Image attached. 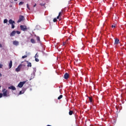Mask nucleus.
Listing matches in <instances>:
<instances>
[{
	"instance_id": "2",
	"label": "nucleus",
	"mask_w": 126,
	"mask_h": 126,
	"mask_svg": "<svg viewBox=\"0 0 126 126\" xmlns=\"http://www.w3.org/2000/svg\"><path fill=\"white\" fill-rule=\"evenodd\" d=\"M9 24H11L12 29H14L15 28V26L14 25V24H15V22L12 20V19H10L9 20Z\"/></svg>"
},
{
	"instance_id": "1",
	"label": "nucleus",
	"mask_w": 126,
	"mask_h": 126,
	"mask_svg": "<svg viewBox=\"0 0 126 126\" xmlns=\"http://www.w3.org/2000/svg\"><path fill=\"white\" fill-rule=\"evenodd\" d=\"M2 92L3 93L2 95L3 97H9V95L8 94V93H7V90L3 89L2 90Z\"/></svg>"
},
{
	"instance_id": "6",
	"label": "nucleus",
	"mask_w": 126,
	"mask_h": 126,
	"mask_svg": "<svg viewBox=\"0 0 126 126\" xmlns=\"http://www.w3.org/2000/svg\"><path fill=\"white\" fill-rule=\"evenodd\" d=\"M21 67H22V64H20L17 68L15 69V70L17 72H19L20 71V69H21Z\"/></svg>"
},
{
	"instance_id": "13",
	"label": "nucleus",
	"mask_w": 126,
	"mask_h": 126,
	"mask_svg": "<svg viewBox=\"0 0 126 126\" xmlns=\"http://www.w3.org/2000/svg\"><path fill=\"white\" fill-rule=\"evenodd\" d=\"M12 67V61H10L9 63V68H11Z\"/></svg>"
},
{
	"instance_id": "22",
	"label": "nucleus",
	"mask_w": 126,
	"mask_h": 126,
	"mask_svg": "<svg viewBox=\"0 0 126 126\" xmlns=\"http://www.w3.org/2000/svg\"><path fill=\"white\" fill-rule=\"evenodd\" d=\"M39 58V55H38V53H36L35 55V58Z\"/></svg>"
},
{
	"instance_id": "4",
	"label": "nucleus",
	"mask_w": 126,
	"mask_h": 126,
	"mask_svg": "<svg viewBox=\"0 0 126 126\" xmlns=\"http://www.w3.org/2000/svg\"><path fill=\"white\" fill-rule=\"evenodd\" d=\"M24 16L23 15H20L19 16V19L17 21L18 23H19L20 22H21V21H23V20H24Z\"/></svg>"
},
{
	"instance_id": "25",
	"label": "nucleus",
	"mask_w": 126,
	"mask_h": 126,
	"mask_svg": "<svg viewBox=\"0 0 126 126\" xmlns=\"http://www.w3.org/2000/svg\"><path fill=\"white\" fill-rule=\"evenodd\" d=\"M57 18H54V19H53V22H57Z\"/></svg>"
},
{
	"instance_id": "11",
	"label": "nucleus",
	"mask_w": 126,
	"mask_h": 126,
	"mask_svg": "<svg viewBox=\"0 0 126 126\" xmlns=\"http://www.w3.org/2000/svg\"><path fill=\"white\" fill-rule=\"evenodd\" d=\"M8 89H11V90H16V88H15V87H14L13 86L9 87Z\"/></svg>"
},
{
	"instance_id": "3",
	"label": "nucleus",
	"mask_w": 126,
	"mask_h": 126,
	"mask_svg": "<svg viewBox=\"0 0 126 126\" xmlns=\"http://www.w3.org/2000/svg\"><path fill=\"white\" fill-rule=\"evenodd\" d=\"M25 83H26V81L21 82L18 85V86L20 88H22V87H23V85H24V84H25Z\"/></svg>"
},
{
	"instance_id": "41",
	"label": "nucleus",
	"mask_w": 126,
	"mask_h": 126,
	"mask_svg": "<svg viewBox=\"0 0 126 126\" xmlns=\"http://www.w3.org/2000/svg\"><path fill=\"white\" fill-rule=\"evenodd\" d=\"M1 87V86H0V88Z\"/></svg>"
},
{
	"instance_id": "17",
	"label": "nucleus",
	"mask_w": 126,
	"mask_h": 126,
	"mask_svg": "<svg viewBox=\"0 0 126 126\" xmlns=\"http://www.w3.org/2000/svg\"><path fill=\"white\" fill-rule=\"evenodd\" d=\"M89 101L92 103V101H93V99H92V97H89Z\"/></svg>"
},
{
	"instance_id": "39",
	"label": "nucleus",
	"mask_w": 126,
	"mask_h": 126,
	"mask_svg": "<svg viewBox=\"0 0 126 126\" xmlns=\"http://www.w3.org/2000/svg\"><path fill=\"white\" fill-rule=\"evenodd\" d=\"M14 1H17V0H14Z\"/></svg>"
},
{
	"instance_id": "33",
	"label": "nucleus",
	"mask_w": 126,
	"mask_h": 126,
	"mask_svg": "<svg viewBox=\"0 0 126 126\" xmlns=\"http://www.w3.org/2000/svg\"><path fill=\"white\" fill-rule=\"evenodd\" d=\"M65 44H66V42H63V46H65Z\"/></svg>"
},
{
	"instance_id": "18",
	"label": "nucleus",
	"mask_w": 126,
	"mask_h": 126,
	"mask_svg": "<svg viewBox=\"0 0 126 126\" xmlns=\"http://www.w3.org/2000/svg\"><path fill=\"white\" fill-rule=\"evenodd\" d=\"M36 39H37V41L38 42H40V37H39V36H36Z\"/></svg>"
},
{
	"instance_id": "10",
	"label": "nucleus",
	"mask_w": 126,
	"mask_h": 126,
	"mask_svg": "<svg viewBox=\"0 0 126 126\" xmlns=\"http://www.w3.org/2000/svg\"><path fill=\"white\" fill-rule=\"evenodd\" d=\"M13 44L15 45V46H18V45H19V42H18V41L15 40L13 42Z\"/></svg>"
},
{
	"instance_id": "24",
	"label": "nucleus",
	"mask_w": 126,
	"mask_h": 126,
	"mask_svg": "<svg viewBox=\"0 0 126 126\" xmlns=\"http://www.w3.org/2000/svg\"><path fill=\"white\" fill-rule=\"evenodd\" d=\"M25 58H27V55H24L22 56V59H25Z\"/></svg>"
},
{
	"instance_id": "36",
	"label": "nucleus",
	"mask_w": 126,
	"mask_h": 126,
	"mask_svg": "<svg viewBox=\"0 0 126 126\" xmlns=\"http://www.w3.org/2000/svg\"><path fill=\"white\" fill-rule=\"evenodd\" d=\"M1 76H2V74H1V73H0V77H1Z\"/></svg>"
},
{
	"instance_id": "21",
	"label": "nucleus",
	"mask_w": 126,
	"mask_h": 126,
	"mask_svg": "<svg viewBox=\"0 0 126 126\" xmlns=\"http://www.w3.org/2000/svg\"><path fill=\"white\" fill-rule=\"evenodd\" d=\"M23 3H24V2L21 1L19 3V5H22V4H23Z\"/></svg>"
},
{
	"instance_id": "8",
	"label": "nucleus",
	"mask_w": 126,
	"mask_h": 126,
	"mask_svg": "<svg viewBox=\"0 0 126 126\" xmlns=\"http://www.w3.org/2000/svg\"><path fill=\"white\" fill-rule=\"evenodd\" d=\"M68 77H69V74L67 73H65L64 75V79H68Z\"/></svg>"
},
{
	"instance_id": "34",
	"label": "nucleus",
	"mask_w": 126,
	"mask_h": 126,
	"mask_svg": "<svg viewBox=\"0 0 126 126\" xmlns=\"http://www.w3.org/2000/svg\"><path fill=\"white\" fill-rule=\"evenodd\" d=\"M33 72H36V68H33Z\"/></svg>"
},
{
	"instance_id": "27",
	"label": "nucleus",
	"mask_w": 126,
	"mask_h": 126,
	"mask_svg": "<svg viewBox=\"0 0 126 126\" xmlns=\"http://www.w3.org/2000/svg\"><path fill=\"white\" fill-rule=\"evenodd\" d=\"M39 4H40V5H41V6H44L45 5V4L42 3H41Z\"/></svg>"
},
{
	"instance_id": "40",
	"label": "nucleus",
	"mask_w": 126,
	"mask_h": 126,
	"mask_svg": "<svg viewBox=\"0 0 126 126\" xmlns=\"http://www.w3.org/2000/svg\"><path fill=\"white\" fill-rule=\"evenodd\" d=\"M62 20V18H61V19H59V20Z\"/></svg>"
},
{
	"instance_id": "16",
	"label": "nucleus",
	"mask_w": 126,
	"mask_h": 126,
	"mask_svg": "<svg viewBox=\"0 0 126 126\" xmlns=\"http://www.w3.org/2000/svg\"><path fill=\"white\" fill-rule=\"evenodd\" d=\"M62 98H63V95H60L58 97V100H61V99H62Z\"/></svg>"
},
{
	"instance_id": "30",
	"label": "nucleus",
	"mask_w": 126,
	"mask_h": 126,
	"mask_svg": "<svg viewBox=\"0 0 126 126\" xmlns=\"http://www.w3.org/2000/svg\"><path fill=\"white\" fill-rule=\"evenodd\" d=\"M35 62H39V59L38 58H35Z\"/></svg>"
},
{
	"instance_id": "26",
	"label": "nucleus",
	"mask_w": 126,
	"mask_h": 126,
	"mask_svg": "<svg viewBox=\"0 0 126 126\" xmlns=\"http://www.w3.org/2000/svg\"><path fill=\"white\" fill-rule=\"evenodd\" d=\"M16 33H17V34H18V35H19V34H20V32H19V31H17L16 32Z\"/></svg>"
},
{
	"instance_id": "35",
	"label": "nucleus",
	"mask_w": 126,
	"mask_h": 126,
	"mask_svg": "<svg viewBox=\"0 0 126 126\" xmlns=\"http://www.w3.org/2000/svg\"><path fill=\"white\" fill-rule=\"evenodd\" d=\"M60 17H61V16H60L58 15V16H57V19H60Z\"/></svg>"
},
{
	"instance_id": "20",
	"label": "nucleus",
	"mask_w": 126,
	"mask_h": 126,
	"mask_svg": "<svg viewBox=\"0 0 126 126\" xmlns=\"http://www.w3.org/2000/svg\"><path fill=\"white\" fill-rule=\"evenodd\" d=\"M7 21H8V20H7V19H5L4 20V21H3V23H7Z\"/></svg>"
},
{
	"instance_id": "37",
	"label": "nucleus",
	"mask_w": 126,
	"mask_h": 126,
	"mask_svg": "<svg viewBox=\"0 0 126 126\" xmlns=\"http://www.w3.org/2000/svg\"><path fill=\"white\" fill-rule=\"evenodd\" d=\"M36 5V4H35L34 5H33V7H35Z\"/></svg>"
},
{
	"instance_id": "7",
	"label": "nucleus",
	"mask_w": 126,
	"mask_h": 126,
	"mask_svg": "<svg viewBox=\"0 0 126 126\" xmlns=\"http://www.w3.org/2000/svg\"><path fill=\"white\" fill-rule=\"evenodd\" d=\"M15 34H16V31H13L10 34V37H13V36H15Z\"/></svg>"
},
{
	"instance_id": "9",
	"label": "nucleus",
	"mask_w": 126,
	"mask_h": 126,
	"mask_svg": "<svg viewBox=\"0 0 126 126\" xmlns=\"http://www.w3.org/2000/svg\"><path fill=\"white\" fill-rule=\"evenodd\" d=\"M119 43H120V40L118 38H116L115 40L114 44L115 45H118Z\"/></svg>"
},
{
	"instance_id": "23",
	"label": "nucleus",
	"mask_w": 126,
	"mask_h": 126,
	"mask_svg": "<svg viewBox=\"0 0 126 126\" xmlns=\"http://www.w3.org/2000/svg\"><path fill=\"white\" fill-rule=\"evenodd\" d=\"M27 8H28V9H29V10H30V7H29V4H27Z\"/></svg>"
},
{
	"instance_id": "15",
	"label": "nucleus",
	"mask_w": 126,
	"mask_h": 126,
	"mask_svg": "<svg viewBox=\"0 0 126 126\" xmlns=\"http://www.w3.org/2000/svg\"><path fill=\"white\" fill-rule=\"evenodd\" d=\"M72 114H73V111H72V110H70L69 112V115L70 116H71L72 115Z\"/></svg>"
},
{
	"instance_id": "31",
	"label": "nucleus",
	"mask_w": 126,
	"mask_h": 126,
	"mask_svg": "<svg viewBox=\"0 0 126 126\" xmlns=\"http://www.w3.org/2000/svg\"><path fill=\"white\" fill-rule=\"evenodd\" d=\"M2 66H3V65H2V64L0 63V68H2Z\"/></svg>"
},
{
	"instance_id": "29",
	"label": "nucleus",
	"mask_w": 126,
	"mask_h": 126,
	"mask_svg": "<svg viewBox=\"0 0 126 126\" xmlns=\"http://www.w3.org/2000/svg\"><path fill=\"white\" fill-rule=\"evenodd\" d=\"M2 96H3V94H2L1 93H0V98H2Z\"/></svg>"
},
{
	"instance_id": "28",
	"label": "nucleus",
	"mask_w": 126,
	"mask_h": 126,
	"mask_svg": "<svg viewBox=\"0 0 126 126\" xmlns=\"http://www.w3.org/2000/svg\"><path fill=\"white\" fill-rule=\"evenodd\" d=\"M62 13H63V11L59 12L58 16H61V15H62Z\"/></svg>"
},
{
	"instance_id": "19",
	"label": "nucleus",
	"mask_w": 126,
	"mask_h": 126,
	"mask_svg": "<svg viewBox=\"0 0 126 126\" xmlns=\"http://www.w3.org/2000/svg\"><path fill=\"white\" fill-rule=\"evenodd\" d=\"M24 91H21L19 93L20 95H21V94H24Z\"/></svg>"
},
{
	"instance_id": "12",
	"label": "nucleus",
	"mask_w": 126,
	"mask_h": 126,
	"mask_svg": "<svg viewBox=\"0 0 126 126\" xmlns=\"http://www.w3.org/2000/svg\"><path fill=\"white\" fill-rule=\"evenodd\" d=\"M27 63H28V65H27L28 67H29V66L31 67V66H32V64L31 63L28 61H27Z\"/></svg>"
},
{
	"instance_id": "14",
	"label": "nucleus",
	"mask_w": 126,
	"mask_h": 126,
	"mask_svg": "<svg viewBox=\"0 0 126 126\" xmlns=\"http://www.w3.org/2000/svg\"><path fill=\"white\" fill-rule=\"evenodd\" d=\"M31 43H32V44H35V43H36V41H35V39L32 38L31 39Z\"/></svg>"
},
{
	"instance_id": "38",
	"label": "nucleus",
	"mask_w": 126,
	"mask_h": 126,
	"mask_svg": "<svg viewBox=\"0 0 126 126\" xmlns=\"http://www.w3.org/2000/svg\"><path fill=\"white\" fill-rule=\"evenodd\" d=\"M1 47H2V46L1 44L0 43V48H1Z\"/></svg>"
},
{
	"instance_id": "5",
	"label": "nucleus",
	"mask_w": 126,
	"mask_h": 126,
	"mask_svg": "<svg viewBox=\"0 0 126 126\" xmlns=\"http://www.w3.org/2000/svg\"><path fill=\"white\" fill-rule=\"evenodd\" d=\"M20 28L21 30L22 31H26V30L27 29V27H26V26L21 25Z\"/></svg>"
},
{
	"instance_id": "32",
	"label": "nucleus",
	"mask_w": 126,
	"mask_h": 126,
	"mask_svg": "<svg viewBox=\"0 0 126 126\" xmlns=\"http://www.w3.org/2000/svg\"><path fill=\"white\" fill-rule=\"evenodd\" d=\"M112 28H116V26H115V25H112Z\"/></svg>"
}]
</instances>
